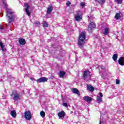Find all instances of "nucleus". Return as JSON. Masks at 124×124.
I'll return each instance as SVG.
<instances>
[{
    "instance_id": "1",
    "label": "nucleus",
    "mask_w": 124,
    "mask_h": 124,
    "mask_svg": "<svg viewBox=\"0 0 124 124\" xmlns=\"http://www.w3.org/2000/svg\"><path fill=\"white\" fill-rule=\"evenodd\" d=\"M85 39H86V34L84 32H82L79 36L78 39V45L80 48H84V44H85Z\"/></svg>"
},
{
    "instance_id": "2",
    "label": "nucleus",
    "mask_w": 124,
    "mask_h": 124,
    "mask_svg": "<svg viewBox=\"0 0 124 124\" xmlns=\"http://www.w3.org/2000/svg\"><path fill=\"white\" fill-rule=\"evenodd\" d=\"M10 96L13 97L12 98L15 101H18L20 99V94L16 90H13Z\"/></svg>"
},
{
    "instance_id": "3",
    "label": "nucleus",
    "mask_w": 124,
    "mask_h": 124,
    "mask_svg": "<svg viewBox=\"0 0 124 124\" xmlns=\"http://www.w3.org/2000/svg\"><path fill=\"white\" fill-rule=\"evenodd\" d=\"M31 111L28 110L25 112L24 118L27 121H31Z\"/></svg>"
},
{
    "instance_id": "4",
    "label": "nucleus",
    "mask_w": 124,
    "mask_h": 124,
    "mask_svg": "<svg viewBox=\"0 0 124 124\" xmlns=\"http://www.w3.org/2000/svg\"><path fill=\"white\" fill-rule=\"evenodd\" d=\"M82 17L83 14H82V13H77L74 16L75 21H77V22H79L82 20Z\"/></svg>"
},
{
    "instance_id": "5",
    "label": "nucleus",
    "mask_w": 124,
    "mask_h": 124,
    "mask_svg": "<svg viewBox=\"0 0 124 124\" xmlns=\"http://www.w3.org/2000/svg\"><path fill=\"white\" fill-rule=\"evenodd\" d=\"M91 76H91V72H90L89 70H86L84 71L83 78V79H84V80L86 79H88V77H89V78H91Z\"/></svg>"
},
{
    "instance_id": "6",
    "label": "nucleus",
    "mask_w": 124,
    "mask_h": 124,
    "mask_svg": "<svg viewBox=\"0 0 124 124\" xmlns=\"http://www.w3.org/2000/svg\"><path fill=\"white\" fill-rule=\"evenodd\" d=\"M24 6H25V10L26 14L28 15V16H31V12H30V5L28 3H24Z\"/></svg>"
},
{
    "instance_id": "7",
    "label": "nucleus",
    "mask_w": 124,
    "mask_h": 124,
    "mask_svg": "<svg viewBox=\"0 0 124 124\" xmlns=\"http://www.w3.org/2000/svg\"><path fill=\"white\" fill-rule=\"evenodd\" d=\"M48 78L45 77H42L38 79H37L36 82L38 83H44L45 82H47Z\"/></svg>"
},
{
    "instance_id": "8",
    "label": "nucleus",
    "mask_w": 124,
    "mask_h": 124,
    "mask_svg": "<svg viewBox=\"0 0 124 124\" xmlns=\"http://www.w3.org/2000/svg\"><path fill=\"white\" fill-rule=\"evenodd\" d=\"M94 28H95V23L91 22L88 26V31H92Z\"/></svg>"
},
{
    "instance_id": "9",
    "label": "nucleus",
    "mask_w": 124,
    "mask_h": 124,
    "mask_svg": "<svg viewBox=\"0 0 124 124\" xmlns=\"http://www.w3.org/2000/svg\"><path fill=\"white\" fill-rule=\"evenodd\" d=\"M53 9H54V7H53V5L52 4L49 5L47 9V11H46L47 14H51Z\"/></svg>"
},
{
    "instance_id": "10",
    "label": "nucleus",
    "mask_w": 124,
    "mask_h": 124,
    "mask_svg": "<svg viewBox=\"0 0 124 124\" xmlns=\"http://www.w3.org/2000/svg\"><path fill=\"white\" fill-rule=\"evenodd\" d=\"M59 119H63L65 117V112L63 111H60L58 113Z\"/></svg>"
},
{
    "instance_id": "11",
    "label": "nucleus",
    "mask_w": 124,
    "mask_h": 124,
    "mask_svg": "<svg viewBox=\"0 0 124 124\" xmlns=\"http://www.w3.org/2000/svg\"><path fill=\"white\" fill-rule=\"evenodd\" d=\"M83 99H84V100H85L86 101L88 102V103H90L91 102H92V100H93V98H92L91 97H90L89 96H85L83 97Z\"/></svg>"
},
{
    "instance_id": "12",
    "label": "nucleus",
    "mask_w": 124,
    "mask_h": 124,
    "mask_svg": "<svg viewBox=\"0 0 124 124\" xmlns=\"http://www.w3.org/2000/svg\"><path fill=\"white\" fill-rule=\"evenodd\" d=\"M18 43L20 45H25L26 44V40L24 38H19L18 39Z\"/></svg>"
},
{
    "instance_id": "13",
    "label": "nucleus",
    "mask_w": 124,
    "mask_h": 124,
    "mask_svg": "<svg viewBox=\"0 0 124 124\" xmlns=\"http://www.w3.org/2000/svg\"><path fill=\"white\" fill-rule=\"evenodd\" d=\"M118 63L120 65H124V57H120L118 60Z\"/></svg>"
},
{
    "instance_id": "14",
    "label": "nucleus",
    "mask_w": 124,
    "mask_h": 124,
    "mask_svg": "<svg viewBox=\"0 0 124 124\" xmlns=\"http://www.w3.org/2000/svg\"><path fill=\"white\" fill-rule=\"evenodd\" d=\"M72 91L74 93H76V94H78V95H80V93L79 92V90L76 88H72Z\"/></svg>"
},
{
    "instance_id": "15",
    "label": "nucleus",
    "mask_w": 124,
    "mask_h": 124,
    "mask_svg": "<svg viewBox=\"0 0 124 124\" xmlns=\"http://www.w3.org/2000/svg\"><path fill=\"white\" fill-rule=\"evenodd\" d=\"M109 31H110L109 28H105L103 34H104V35H108V34H109Z\"/></svg>"
},
{
    "instance_id": "16",
    "label": "nucleus",
    "mask_w": 124,
    "mask_h": 124,
    "mask_svg": "<svg viewBox=\"0 0 124 124\" xmlns=\"http://www.w3.org/2000/svg\"><path fill=\"white\" fill-rule=\"evenodd\" d=\"M87 89L90 92H93L94 91V88L91 85H87Z\"/></svg>"
},
{
    "instance_id": "17",
    "label": "nucleus",
    "mask_w": 124,
    "mask_h": 124,
    "mask_svg": "<svg viewBox=\"0 0 124 124\" xmlns=\"http://www.w3.org/2000/svg\"><path fill=\"white\" fill-rule=\"evenodd\" d=\"M65 75V72L63 71H61L59 73L60 78H63V76Z\"/></svg>"
},
{
    "instance_id": "18",
    "label": "nucleus",
    "mask_w": 124,
    "mask_h": 124,
    "mask_svg": "<svg viewBox=\"0 0 124 124\" xmlns=\"http://www.w3.org/2000/svg\"><path fill=\"white\" fill-rule=\"evenodd\" d=\"M11 115L13 118H16V116H17V114L16 113V111L15 110L11 111Z\"/></svg>"
},
{
    "instance_id": "19",
    "label": "nucleus",
    "mask_w": 124,
    "mask_h": 124,
    "mask_svg": "<svg viewBox=\"0 0 124 124\" xmlns=\"http://www.w3.org/2000/svg\"><path fill=\"white\" fill-rule=\"evenodd\" d=\"M6 17H7V18H9V23H12V22H13V16H11V17H10L9 16H8V15H6Z\"/></svg>"
},
{
    "instance_id": "20",
    "label": "nucleus",
    "mask_w": 124,
    "mask_h": 124,
    "mask_svg": "<svg viewBox=\"0 0 124 124\" xmlns=\"http://www.w3.org/2000/svg\"><path fill=\"white\" fill-rule=\"evenodd\" d=\"M114 62H116L118 60V54H114L112 56Z\"/></svg>"
},
{
    "instance_id": "21",
    "label": "nucleus",
    "mask_w": 124,
    "mask_h": 124,
    "mask_svg": "<svg viewBox=\"0 0 124 124\" xmlns=\"http://www.w3.org/2000/svg\"><path fill=\"white\" fill-rule=\"evenodd\" d=\"M97 100L98 101V103H101V102H102V98L99 96H98L97 97Z\"/></svg>"
},
{
    "instance_id": "22",
    "label": "nucleus",
    "mask_w": 124,
    "mask_h": 124,
    "mask_svg": "<svg viewBox=\"0 0 124 124\" xmlns=\"http://www.w3.org/2000/svg\"><path fill=\"white\" fill-rule=\"evenodd\" d=\"M96 1L100 4H103L105 2V0H96Z\"/></svg>"
},
{
    "instance_id": "23",
    "label": "nucleus",
    "mask_w": 124,
    "mask_h": 124,
    "mask_svg": "<svg viewBox=\"0 0 124 124\" xmlns=\"http://www.w3.org/2000/svg\"><path fill=\"white\" fill-rule=\"evenodd\" d=\"M115 18L116 20L120 19L121 18V15H120V13H116L115 16Z\"/></svg>"
},
{
    "instance_id": "24",
    "label": "nucleus",
    "mask_w": 124,
    "mask_h": 124,
    "mask_svg": "<svg viewBox=\"0 0 124 124\" xmlns=\"http://www.w3.org/2000/svg\"><path fill=\"white\" fill-rule=\"evenodd\" d=\"M43 27H44V28H48V23H47L46 21H44V22L43 23Z\"/></svg>"
},
{
    "instance_id": "25",
    "label": "nucleus",
    "mask_w": 124,
    "mask_h": 124,
    "mask_svg": "<svg viewBox=\"0 0 124 124\" xmlns=\"http://www.w3.org/2000/svg\"><path fill=\"white\" fill-rule=\"evenodd\" d=\"M0 46L2 49V51L4 52V49H3V48H4V46L3 45V44H2V42L0 41Z\"/></svg>"
},
{
    "instance_id": "26",
    "label": "nucleus",
    "mask_w": 124,
    "mask_h": 124,
    "mask_svg": "<svg viewBox=\"0 0 124 124\" xmlns=\"http://www.w3.org/2000/svg\"><path fill=\"white\" fill-rule=\"evenodd\" d=\"M40 115L42 117V118H44V117H45V112L43 110L41 111L40 113Z\"/></svg>"
},
{
    "instance_id": "27",
    "label": "nucleus",
    "mask_w": 124,
    "mask_h": 124,
    "mask_svg": "<svg viewBox=\"0 0 124 124\" xmlns=\"http://www.w3.org/2000/svg\"><path fill=\"white\" fill-rule=\"evenodd\" d=\"M2 1L4 6H5V7H7V3H6V1H5V0H2Z\"/></svg>"
},
{
    "instance_id": "28",
    "label": "nucleus",
    "mask_w": 124,
    "mask_h": 124,
    "mask_svg": "<svg viewBox=\"0 0 124 124\" xmlns=\"http://www.w3.org/2000/svg\"><path fill=\"white\" fill-rule=\"evenodd\" d=\"M34 24H35V26L36 27H38V26H39V25H40V22H39V21H37L34 23Z\"/></svg>"
},
{
    "instance_id": "29",
    "label": "nucleus",
    "mask_w": 124,
    "mask_h": 124,
    "mask_svg": "<svg viewBox=\"0 0 124 124\" xmlns=\"http://www.w3.org/2000/svg\"><path fill=\"white\" fill-rule=\"evenodd\" d=\"M70 4H71V3L70 2V1H68L66 3V5H67V6H70Z\"/></svg>"
},
{
    "instance_id": "30",
    "label": "nucleus",
    "mask_w": 124,
    "mask_h": 124,
    "mask_svg": "<svg viewBox=\"0 0 124 124\" xmlns=\"http://www.w3.org/2000/svg\"><path fill=\"white\" fill-rule=\"evenodd\" d=\"M62 105L64 106V107H66V108L68 107V105H67V103H63L62 104Z\"/></svg>"
},
{
    "instance_id": "31",
    "label": "nucleus",
    "mask_w": 124,
    "mask_h": 124,
    "mask_svg": "<svg viewBox=\"0 0 124 124\" xmlns=\"http://www.w3.org/2000/svg\"><path fill=\"white\" fill-rule=\"evenodd\" d=\"M116 85H119L120 84V80L117 79L116 80Z\"/></svg>"
},
{
    "instance_id": "32",
    "label": "nucleus",
    "mask_w": 124,
    "mask_h": 124,
    "mask_svg": "<svg viewBox=\"0 0 124 124\" xmlns=\"http://www.w3.org/2000/svg\"><path fill=\"white\" fill-rule=\"evenodd\" d=\"M117 0V2H118V3L120 4L123 3V0Z\"/></svg>"
},
{
    "instance_id": "33",
    "label": "nucleus",
    "mask_w": 124,
    "mask_h": 124,
    "mask_svg": "<svg viewBox=\"0 0 124 124\" xmlns=\"http://www.w3.org/2000/svg\"><path fill=\"white\" fill-rule=\"evenodd\" d=\"M80 5L82 7H85V3L84 2H81Z\"/></svg>"
},
{
    "instance_id": "34",
    "label": "nucleus",
    "mask_w": 124,
    "mask_h": 124,
    "mask_svg": "<svg viewBox=\"0 0 124 124\" xmlns=\"http://www.w3.org/2000/svg\"><path fill=\"white\" fill-rule=\"evenodd\" d=\"M99 94L101 96V97H103V94H102V93H99Z\"/></svg>"
},
{
    "instance_id": "35",
    "label": "nucleus",
    "mask_w": 124,
    "mask_h": 124,
    "mask_svg": "<svg viewBox=\"0 0 124 124\" xmlns=\"http://www.w3.org/2000/svg\"><path fill=\"white\" fill-rule=\"evenodd\" d=\"M0 30H3V26L0 25Z\"/></svg>"
},
{
    "instance_id": "36",
    "label": "nucleus",
    "mask_w": 124,
    "mask_h": 124,
    "mask_svg": "<svg viewBox=\"0 0 124 124\" xmlns=\"http://www.w3.org/2000/svg\"><path fill=\"white\" fill-rule=\"evenodd\" d=\"M14 13V12H11L9 13V14L11 16H12L13 14Z\"/></svg>"
},
{
    "instance_id": "37",
    "label": "nucleus",
    "mask_w": 124,
    "mask_h": 124,
    "mask_svg": "<svg viewBox=\"0 0 124 124\" xmlns=\"http://www.w3.org/2000/svg\"><path fill=\"white\" fill-rule=\"evenodd\" d=\"M103 124V120H101L100 122V124Z\"/></svg>"
},
{
    "instance_id": "38",
    "label": "nucleus",
    "mask_w": 124,
    "mask_h": 124,
    "mask_svg": "<svg viewBox=\"0 0 124 124\" xmlns=\"http://www.w3.org/2000/svg\"><path fill=\"white\" fill-rule=\"evenodd\" d=\"M30 79H31V80H32V81H33V80H34V78H31Z\"/></svg>"
},
{
    "instance_id": "39",
    "label": "nucleus",
    "mask_w": 124,
    "mask_h": 124,
    "mask_svg": "<svg viewBox=\"0 0 124 124\" xmlns=\"http://www.w3.org/2000/svg\"><path fill=\"white\" fill-rule=\"evenodd\" d=\"M102 69H103V70H105V69H106L105 67H103L102 68Z\"/></svg>"
},
{
    "instance_id": "40",
    "label": "nucleus",
    "mask_w": 124,
    "mask_h": 124,
    "mask_svg": "<svg viewBox=\"0 0 124 124\" xmlns=\"http://www.w3.org/2000/svg\"><path fill=\"white\" fill-rule=\"evenodd\" d=\"M7 13H8V12H7Z\"/></svg>"
}]
</instances>
